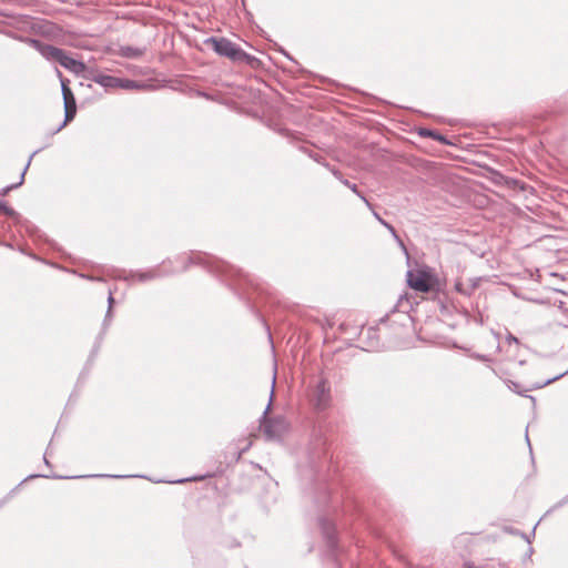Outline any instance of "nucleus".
I'll return each mask as SVG.
<instances>
[{
	"label": "nucleus",
	"instance_id": "obj_1",
	"mask_svg": "<svg viewBox=\"0 0 568 568\" xmlns=\"http://www.w3.org/2000/svg\"><path fill=\"white\" fill-rule=\"evenodd\" d=\"M26 42L48 61H55L77 75L87 74L89 68L83 62L68 55L64 50L32 38L26 39Z\"/></svg>",
	"mask_w": 568,
	"mask_h": 568
},
{
	"label": "nucleus",
	"instance_id": "obj_2",
	"mask_svg": "<svg viewBox=\"0 0 568 568\" xmlns=\"http://www.w3.org/2000/svg\"><path fill=\"white\" fill-rule=\"evenodd\" d=\"M274 385H275V375L273 376L272 381V388L270 393V399L267 403L266 408L264 409L263 414L258 418L260 427L263 432L264 437L266 440H281L285 434L288 432V422L284 416H274L268 417V412L271 409V405L273 402L274 396Z\"/></svg>",
	"mask_w": 568,
	"mask_h": 568
},
{
	"label": "nucleus",
	"instance_id": "obj_3",
	"mask_svg": "<svg viewBox=\"0 0 568 568\" xmlns=\"http://www.w3.org/2000/svg\"><path fill=\"white\" fill-rule=\"evenodd\" d=\"M206 44H212L213 50L221 57H226L235 62H246L253 64L257 59L243 51L239 45L226 38L211 37L205 40Z\"/></svg>",
	"mask_w": 568,
	"mask_h": 568
},
{
	"label": "nucleus",
	"instance_id": "obj_4",
	"mask_svg": "<svg viewBox=\"0 0 568 568\" xmlns=\"http://www.w3.org/2000/svg\"><path fill=\"white\" fill-rule=\"evenodd\" d=\"M435 276L425 270H418L416 274L413 271L407 272V283L415 291L427 293L433 288Z\"/></svg>",
	"mask_w": 568,
	"mask_h": 568
},
{
	"label": "nucleus",
	"instance_id": "obj_5",
	"mask_svg": "<svg viewBox=\"0 0 568 568\" xmlns=\"http://www.w3.org/2000/svg\"><path fill=\"white\" fill-rule=\"evenodd\" d=\"M83 78L101 85L105 90L116 89L119 84L118 77L104 74L94 68H89Z\"/></svg>",
	"mask_w": 568,
	"mask_h": 568
},
{
	"label": "nucleus",
	"instance_id": "obj_6",
	"mask_svg": "<svg viewBox=\"0 0 568 568\" xmlns=\"http://www.w3.org/2000/svg\"><path fill=\"white\" fill-rule=\"evenodd\" d=\"M331 399V387L328 382L325 378H321L314 392V402L315 406L318 409H325Z\"/></svg>",
	"mask_w": 568,
	"mask_h": 568
},
{
	"label": "nucleus",
	"instance_id": "obj_7",
	"mask_svg": "<svg viewBox=\"0 0 568 568\" xmlns=\"http://www.w3.org/2000/svg\"><path fill=\"white\" fill-rule=\"evenodd\" d=\"M318 525H320V528L322 530L324 538L327 541L328 547L331 549H334L336 546V535H335L334 524L331 520H328L327 518L322 517L318 519Z\"/></svg>",
	"mask_w": 568,
	"mask_h": 568
},
{
	"label": "nucleus",
	"instance_id": "obj_8",
	"mask_svg": "<svg viewBox=\"0 0 568 568\" xmlns=\"http://www.w3.org/2000/svg\"><path fill=\"white\" fill-rule=\"evenodd\" d=\"M57 74L58 77L60 78V82H61V91H62V97H63V102H64V105H73V104H77L75 102V98L73 95V92L72 90L69 88V80L64 79L62 77V73L57 70Z\"/></svg>",
	"mask_w": 568,
	"mask_h": 568
},
{
	"label": "nucleus",
	"instance_id": "obj_9",
	"mask_svg": "<svg viewBox=\"0 0 568 568\" xmlns=\"http://www.w3.org/2000/svg\"><path fill=\"white\" fill-rule=\"evenodd\" d=\"M374 214V217L383 225L385 226L389 233L392 234V236L394 237V240L398 243V245L403 248V251L405 252V254H407V248L404 244V242L402 241V239L399 237V235L397 234L396 230L394 229V226L392 224H389L388 222H386L385 220H383L378 213L376 212H373Z\"/></svg>",
	"mask_w": 568,
	"mask_h": 568
},
{
	"label": "nucleus",
	"instance_id": "obj_10",
	"mask_svg": "<svg viewBox=\"0 0 568 568\" xmlns=\"http://www.w3.org/2000/svg\"><path fill=\"white\" fill-rule=\"evenodd\" d=\"M149 87L150 85L144 83V82L119 78L118 88H120V89H124V90H144V89H146Z\"/></svg>",
	"mask_w": 568,
	"mask_h": 568
},
{
	"label": "nucleus",
	"instance_id": "obj_11",
	"mask_svg": "<svg viewBox=\"0 0 568 568\" xmlns=\"http://www.w3.org/2000/svg\"><path fill=\"white\" fill-rule=\"evenodd\" d=\"M38 152H39V150L34 151V152L31 154V156L29 158V160H28V162H27L26 166H24V168H23V170H22V173H21V175H20L19 182H17V183H14V184L7 185L6 187H3V189L0 191V195H2V196H3V195H7L10 191H12V190H14V189L19 187L20 185H22V183H23V181H24L26 172H27V170H28V168H29V165H30V163H31V160H32V158L34 156V154H36V153H38Z\"/></svg>",
	"mask_w": 568,
	"mask_h": 568
},
{
	"label": "nucleus",
	"instance_id": "obj_12",
	"mask_svg": "<svg viewBox=\"0 0 568 568\" xmlns=\"http://www.w3.org/2000/svg\"><path fill=\"white\" fill-rule=\"evenodd\" d=\"M143 50L140 48H134L130 45L121 47L120 48V54L124 58H139L143 54Z\"/></svg>",
	"mask_w": 568,
	"mask_h": 568
},
{
	"label": "nucleus",
	"instance_id": "obj_13",
	"mask_svg": "<svg viewBox=\"0 0 568 568\" xmlns=\"http://www.w3.org/2000/svg\"><path fill=\"white\" fill-rule=\"evenodd\" d=\"M77 113V104L73 105H64V121L62 124L57 129V132L60 131L67 123L72 121Z\"/></svg>",
	"mask_w": 568,
	"mask_h": 568
},
{
	"label": "nucleus",
	"instance_id": "obj_14",
	"mask_svg": "<svg viewBox=\"0 0 568 568\" xmlns=\"http://www.w3.org/2000/svg\"><path fill=\"white\" fill-rule=\"evenodd\" d=\"M342 183L347 186L353 193H355L369 209H372V204L365 197V195L358 190L355 183H351L348 180H342Z\"/></svg>",
	"mask_w": 568,
	"mask_h": 568
},
{
	"label": "nucleus",
	"instance_id": "obj_15",
	"mask_svg": "<svg viewBox=\"0 0 568 568\" xmlns=\"http://www.w3.org/2000/svg\"><path fill=\"white\" fill-rule=\"evenodd\" d=\"M132 276L138 277L140 282H145L152 278H155L158 276L155 271H148V272H141L133 274Z\"/></svg>",
	"mask_w": 568,
	"mask_h": 568
},
{
	"label": "nucleus",
	"instance_id": "obj_16",
	"mask_svg": "<svg viewBox=\"0 0 568 568\" xmlns=\"http://www.w3.org/2000/svg\"><path fill=\"white\" fill-rule=\"evenodd\" d=\"M455 290L463 295H466V296L471 295V287H468L467 284H465L460 281L456 282Z\"/></svg>",
	"mask_w": 568,
	"mask_h": 568
},
{
	"label": "nucleus",
	"instance_id": "obj_17",
	"mask_svg": "<svg viewBox=\"0 0 568 568\" xmlns=\"http://www.w3.org/2000/svg\"><path fill=\"white\" fill-rule=\"evenodd\" d=\"M0 212H2L7 216L17 215V212L12 207L8 206V204L3 201L0 202Z\"/></svg>",
	"mask_w": 568,
	"mask_h": 568
},
{
	"label": "nucleus",
	"instance_id": "obj_18",
	"mask_svg": "<svg viewBox=\"0 0 568 568\" xmlns=\"http://www.w3.org/2000/svg\"><path fill=\"white\" fill-rule=\"evenodd\" d=\"M566 373H561V374H559L557 376H554L551 378L546 379L545 382L538 383V384L535 385V388H541L544 386H547V385L551 384L552 382L561 378Z\"/></svg>",
	"mask_w": 568,
	"mask_h": 568
},
{
	"label": "nucleus",
	"instance_id": "obj_19",
	"mask_svg": "<svg viewBox=\"0 0 568 568\" xmlns=\"http://www.w3.org/2000/svg\"><path fill=\"white\" fill-rule=\"evenodd\" d=\"M322 164H323L325 168H327V169L332 172V174H333V175H334L338 181H341V182H342V180H345V179L343 178L342 173H341L338 170H336L335 168H332V166H331L328 163H326V162H323Z\"/></svg>",
	"mask_w": 568,
	"mask_h": 568
},
{
	"label": "nucleus",
	"instance_id": "obj_20",
	"mask_svg": "<svg viewBox=\"0 0 568 568\" xmlns=\"http://www.w3.org/2000/svg\"><path fill=\"white\" fill-rule=\"evenodd\" d=\"M113 302H114V298H113L112 292L110 291L109 292V297H108L109 307H108V312H106V315H105V321L108 318H110V316H111V310H112Z\"/></svg>",
	"mask_w": 568,
	"mask_h": 568
},
{
	"label": "nucleus",
	"instance_id": "obj_21",
	"mask_svg": "<svg viewBox=\"0 0 568 568\" xmlns=\"http://www.w3.org/2000/svg\"><path fill=\"white\" fill-rule=\"evenodd\" d=\"M419 135L425 138H435V132L429 129H420Z\"/></svg>",
	"mask_w": 568,
	"mask_h": 568
},
{
	"label": "nucleus",
	"instance_id": "obj_22",
	"mask_svg": "<svg viewBox=\"0 0 568 568\" xmlns=\"http://www.w3.org/2000/svg\"><path fill=\"white\" fill-rule=\"evenodd\" d=\"M508 531H509L510 534L521 536L523 538H525V539L527 540V542H528V544H530V539H529V537H528L526 534L520 532V531H518V530H516V529H509Z\"/></svg>",
	"mask_w": 568,
	"mask_h": 568
},
{
	"label": "nucleus",
	"instance_id": "obj_23",
	"mask_svg": "<svg viewBox=\"0 0 568 568\" xmlns=\"http://www.w3.org/2000/svg\"><path fill=\"white\" fill-rule=\"evenodd\" d=\"M404 301L408 302V300H407V297H406V294L400 295V296L398 297L397 304L394 306L393 312H394L397 307L402 306Z\"/></svg>",
	"mask_w": 568,
	"mask_h": 568
},
{
	"label": "nucleus",
	"instance_id": "obj_24",
	"mask_svg": "<svg viewBox=\"0 0 568 568\" xmlns=\"http://www.w3.org/2000/svg\"><path fill=\"white\" fill-rule=\"evenodd\" d=\"M477 285H478V280L477 278L470 280V283L467 284L468 287H471V293L475 291Z\"/></svg>",
	"mask_w": 568,
	"mask_h": 568
},
{
	"label": "nucleus",
	"instance_id": "obj_25",
	"mask_svg": "<svg viewBox=\"0 0 568 568\" xmlns=\"http://www.w3.org/2000/svg\"><path fill=\"white\" fill-rule=\"evenodd\" d=\"M434 140H437V141H440V142H444L446 143V138H444L442 134L435 132V138H433Z\"/></svg>",
	"mask_w": 568,
	"mask_h": 568
},
{
	"label": "nucleus",
	"instance_id": "obj_26",
	"mask_svg": "<svg viewBox=\"0 0 568 568\" xmlns=\"http://www.w3.org/2000/svg\"><path fill=\"white\" fill-rule=\"evenodd\" d=\"M507 342H508V343H516V344H517V343H518V338H517V337H515L514 335L509 334V335L507 336Z\"/></svg>",
	"mask_w": 568,
	"mask_h": 568
},
{
	"label": "nucleus",
	"instance_id": "obj_27",
	"mask_svg": "<svg viewBox=\"0 0 568 568\" xmlns=\"http://www.w3.org/2000/svg\"><path fill=\"white\" fill-rule=\"evenodd\" d=\"M310 156H311V158H313V159H314V161H316V162H318V163H322V162H321V158H320V156H317V155H312V154H310Z\"/></svg>",
	"mask_w": 568,
	"mask_h": 568
},
{
	"label": "nucleus",
	"instance_id": "obj_28",
	"mask_svg": "<svg viewBox=\"0 0 568 568\" xmlns=\"http://www.w3.org/2000/svg\"><path fill=\"white\" fill-rule=\"evenodd\" d=\"M250 446H251V444H248L244 449H242V452L240 453V455H241L243 452L248 450Z\"/></svg>",
	"mask_w": 568,
	"mask_h": 568
},
{
	"label": "nucleus",
	"instance_id": "obj_29",
	"mask_svg": "<svg viewBox=\"0 0 568 568\" xmlns=\"http://www.w3.org/2000/svg\"><path fill=\"white\" fill-rule=\"evenodd\" d=\"M110 477H114V478H122L123 476H120V475H111Z\"/></svg>",
	"mask_w": 568,
	"mask_h": 568
},
{
	"label": "nucleus",
	"instance_id": "obj_30",
	"mask_svg": "<svg viewBox=\"0 0 568 568\" xmlns=\"http://www.w3.org/2000/svg\"><path fill=\"white\" fill-rule=\"evenodd\" d=\"M189 479H179L176 480L175 483H184V481H187Z\"/></svg>",
	"mask_w": 568,
	"mask_h": 568
},
{
	"label": "nucleus",
	"instance_id": "obj_31",
	"mask_svg": "<svg viewBox=\"0 0 568 568\" xmlns=\"http://www.w3.org/2000/svg\"><path fill=\"white\" fill-rule=\"evenodd\" d=\"M526 440H527V443H529V437L527 434H526ZM528 445L530 446V444H528Z\"/></svg>",
	"mask_w": 568,
	"mask_h": 568
}]
</instances>
